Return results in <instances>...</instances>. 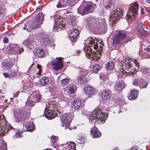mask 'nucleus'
I'll use <instances>...</instances> for the list:
<instances>
[{
  "label": "nucleus",
  "instance_id": "1",
  "mask_svg": "<svg viewBox=\"0 0 150 150\" xmlns=\"http://www.w3.org/2000/svg\"><path fill=\"white\" fill-rule=\"evenodd\" d=\"M88 46L84 47L83 50L86 56L88 58H90L93 60L99 59L101 55L98 51L101 52L103 50V45L100 44V42L96 39L90 38Z\"/></svg>",
  "mask_w": 150,
  "mask_h": 150
},
{
  "label": "nucleus",
  "instance_id": "2",
  "mask_svg": "<svg viewBox=\"0 0 150 150\" xmlns=\"http://www.w3.org/2000/svg\"><path fill=\"white\" fill-rule=\"evenodd\" d=\"M108 116L107 114L105 115L101 110L97 109L93 111L89 120L93 122L102 124L105 122Z\"/></svg>",
  "mask_w": 150,
  "mask_h": 150
},
{
  "label": "nucleus",
  "instance_id": "3",
  "mask_svg": "<svg viewBox=\"0 0 150 150\" xmlns=\"http://www.w3.org/2000/svg\"><path fill=\"white\" fill-rule=\"evenodd\" d=\"M138 9V6L137 3H134L132 4L127 14V22L132 21L135 19Z\"/></svg>",
  "mask_w": 150,
  "mask_h": 150
},
{
  "label": "nucleus",
  "instance_id": "4",
  "mask_svg": "<svg viewBox=\"0 0 150 150\" xmlns=\"http://www.w3.org/2000/svg\"><path fill=\"white\" fill-rule=\"evenodd\" d=\"M124 12V11H122L120 8L113 11L109 18V21L110 22V24L112 26L110 27H113V26L115 23L116 21L119 19V17L123 14Z\"/></svg>",
  "mask_w": 150,
  "mask_h": 150
},
{
  "label": "nucleus",
  "instance_id": "5",
  "mask_svg": "<svg viewBox=\"0 0 150 150\" xmlns=\"http://www.w3.org/2000/svg\"><path fill=\"white\" fill-rule=\"evenodd\" d=\"M96 5L93 3L88 4L84 7H80L78 9V13L83 15L92 12L96 8Z\"/></svg>",
  "mask_w": 150,
  "mask_h": 150
},
{
  "label": "nucleus",
  "instance_id": "6",
  "mask_svg": "<svg viewBox=\"0 0 150 150\" xmlns=\"http://www.w3.org/2000/svg\"><path fill=\"white\" fill-rule=\"evenodd\" d=\"M72 117L69 114H64L62 116L61 118L62 123L61 126L65 127V129H69L71 130V128L68 127L72 120Z\"/></svg>",
  "mask_w": 150,
  "mask_h": 150
},
{
  "label": "nucleus",
  "instance_id": "7",
  "mask_svg": "<svg viewBox=\"0 0 150 150\" xmlns=\"http://www.w3.org/2000/svg\"><path fill=\"white\" fill-rule=\"evenodd\" d=\"M127 37L126 33L122 32H117L114 35L112 38L111 42L114 44L119 43L120 41Z\"/></svg>",
  "mask_w": 150,
  "mask_h": 150
},
{
  "label": "nucleus",
  "instance_id": "8",
  "mask_svg": "<svg viewBox=\"0 0 150 150\" xmlns=\"http://www.w3.org/2000/svg\"><path fill=\"white\" fill-rule=\"evenodd\" d=\"M29 115L26 114L25 111L22 110H18L17 112L14 114L15 117L18 122L26 120V119L29 117Z\"/></svg>",
  "mask_w": 150,
  "mask_h": 150
},
{
  "label": "nucleus",
  "instance_id": "9",
  "mask_svg": "<svg viewBox=\"0 0 150 150\" xmlns=\"http://www.w3.org/2000/svg\"><path fill=\"white\" fill-rule=\"evenodd\" d=\"M44 20L43 14L39 13L32 24V28H38L40 27Z\"/></svg>",
  "mask_w": 150,
  "mask_h": 150
},
{
  "label": "nucleus",
  "instance_id": "10",
  "mask_svg": "<svg viewBox=\"0 0 150 150\" xmlns=\"http://www.w3.org/2000/svg\"><path fill=\"white\" fill-rule=\"evenodd\" d=\"M120 73L117 75V77L118 78L120 79H125V76H129L133 74L134 77H135L136 76L135 72L133 73L132 71L128 72H125V70L123 69V65L122 64V66L120 65Z\"/></svg>",
  "mask_w": 150,
  "mask_h": 150
},
{
  "label": "nucleus",
  "instance_id": "11",
  "mask_svg": "<svg viewBox=\"0 0 150 150\" xmlns=\"http://www.w3.org/2000/svg\"><path fill=\"white\" fill-rule=\"evenodd\" d=\"M133 84L139 86L140 88H145L148 84V82L144 80L142 78L135 79L133 81Z\"/></svg>",
  "mask_w": 150,
  "mask_h": 150
},
{
  "label": "nucleus",
  "instance_id": "12",
  "mask_svg": "<svg viewBox=\"0 0 150 150\" xmlns=\"http://www.w3.org/2000/svg\"><path fill=\"white\" fill-rule=\"evenodd\" d=\"M46 107L48 108V109L49 110L52 112H54L55 111L59 112V110L60 108L59 105L58 104H56L53 101H50L47 104H46Z\"/></svg>",
  "mask_w": 150,
  "mask_h": 150
},
{
  "label": "nucleus",
  "instance_id": "13",
  "mask_svg": "<svg viewBox=\"0 0 150 150\" xmlns=\"http://www.w3.org/2000/svg\"><path fill=\"white\" fill-rule=\"evenodd\" d=\"M72 109L77 110L81 108L83 106L82 101L79 99L74 100L71 103Z\"/></svg>",
  "mask_w": 150,
  "mask_h": 150
},
{
  "label": "nucleus",
  "instance_id": "14",
  "mask_svg": "<svg viewBox=\"0 0 150 150\" xmlns=\"http://www.w3.org/2000/svg\"><path fill=\"white\" fill-rule=\"evenodd\" d=\"M62 58H57L56 60L52 64L53 69L55 70L61 69L63 67V64L62 62Z\"/></svg>",
  "mask_w": 150,
  "mask_h": 150
},
{
  "label": "nucleus",
  "instance_id": "15",
  "mask_svg": "<svg viewBox=\"0 0 150 150\" xmlns=\"http://www.w3.org/2000/svg\"><path fill=\"white\" fill-rule=\"evenodd\" d=\"M74 3V0H61L59 2L57 6L58 8L65 7L67 5H69V4H73Z\"/></svg>",
  "mask_w": 150,
  "mask_h": 150
},
{
  "label": "nucleus",
  "instance_id": "16",
  "mask_svg": "<svg viewBox=\"0 0 150 150\" xmlns=\"http://www.w3.org/2000/svg\"><path fill=\"white\" fill-rule=\"evenodd\" d=\"M9 50V53L13 54H21L22 52H23L24 51V49L23 48H21L19 47H16L15 48V50H13V48L12 47H10Z\"/></svg>",
  "mask_w": 150,
  "mask_h": 150
},
{
  "label": "nucleus",
  "instance_id": "17",
  "mask_svg": "<svg viewBox=\"0 0 150 150\" xmlns=\"http://www.w3.org/2000/svg\"><path fill=\"white\" fill-rule=\"evenodd\" d=\"M41 65H38L36 69H34L31 71L30 74H32L33 77H38L40 75L41 73Z\"/></svg>",
  "mask_w": 150,
  "mask_h": 150
},
{
  "label": "nucleus",
  "instance_id": "18",
  "mask_svg": "<svg viewBox=\"0 0 150 150\" xmlns=\"http://www.w3.org/2000/svg\"><path fill=\"white\" fill-rule=\"evenodd\" d=\"M23 125H25L26 130L28 131L32 132L35 129L32 122H30V123L28 122H24L23 123Z\"/></svg>",
  "mask_w": 150,
  "mask_h": 150
},
{
  "label": "nucleus",
  "instance_id": "19",
  "mask_svg": "<svg viewBox=\"0 0 150 150\" xmlns=\"http://www.w3.org/2000/svg\"><path fill=\"white\" fill-rule=\"evenodd\" d=\"M64 149L62 150L59 149L58 150H75L76 146L75 144L73 142H68L65 145Z\"/></svg>",
  "mask_w": 150,
  "mask_h": 150
},
{
  "label": "nucleus",
  "instance_id": "20",
  "mask_svg": "<svg viewBox=\"0 0 150 150\" xmlns=\"http://www.w3.org/2000/svg\"><path fill=\"white\" fill-rule=\"evenodd\" d=\"M52 111H50L48 109V108L46 107L45 110L44 111V114L45 116L46 117L49 119H51L54 118L55 117V115L52 113Z\"/></svg>",
  "mask_w": 150,
  "mask_h": 150
},
{
  "label": "nucleus",
  "instance_id": "21",
  "mask_svg": "<svg viewBox=\"0 0 150 150\" xmlns=\"http://www.w3.org/2000/svg\"><path fill=\"white\" fill-rule=\"evenodd\" d=\"M8 128L7 125L2 126L0 129V135L3 136L6 133H7L10 129H11L12 127L10 125H8Z\"/></svg>",
  "mask_w": 150,
  "mask_h": 150
},
{
  "label": "nucleus",
  "instance_id": "22",
  "mask_svg": "<svg viewBox=\"0 0 150 150\" xmlns=\"http://www.w3.org/2000/svg\"><path fill=\"white\" fill-rule=\"evenodd\" d=\"M96 21L94 18H90L88 19L87 23V25L88 28H92L95 25Z\"/></svg>",
  "mask_w": 150,
  "mask_h": 150
},
{
  "label": "nucleus",
  "instance_id": "23",
  "mask_svg": "<svg viewBox=\"0 0 150 150\" xmlns=\"http://www.w3.org/2000/svg\"><path fill=\"white\" fill-rule=\"evenodd\" d=\"M31 96L33 97L34 99L35 100V101L36 102H39L42 97L38 92H33L31 94Z\"/></svg>",
  "mask_w": 150,
  "mask_h": 150
},
{
  "label": "nucleus",
  "instance_id": "24",
  "mask_svg": "<svg viewBox=\"0 0 150 150\" xmlns=\"http://www.w3.org/2000/svg\"><path fill=\"white\" fill-rule=\"evenodd\" d=\"M84 92L87 95H92L94 92L93 88L89 86H86L84 89Z\"/></svg>",
  "mask_w": 150,
  "mask_h": 150
},
{
  "label": "nucleus",
  "instance_id": "25",
  "mask_svg": "<svg viewBox=\"0 0 150 150\" xmlns=\"http://www.w3.org/2000/svg\"><path fill=\"white\" fill-rule=\"evenodd\" d=\"M91 133L93 138H98L101 136V133L96 129H92L91 131Z\"/></svg>",
  "mask_w": 150,
  "mask_h": 150
},
{
  "label": "nucleus",
  "instance_id": "26",
  "mask_svg": "<svg viewBox=\"0 0 150 150\" xmlns=\"http://www.w3.org/2000/svg\"><path fill=\"white\" fill-rule=\"evenodd\" d=\"M3 66L6 67V69H8L11 68L13 64L11 61H4L2 63Z\"/></svg>",
  "mask_w": 150,
  "mask_h": 150
},
{
  "label": "nucleus",
  "instance_id": "27",
  "mask_svg": "<svg viewBox=\"0 0 150 150\" xmlns=\"http://www.w3.org/2000/svg\"><path fill=\"white\" fill-rule=\"evenodd\" d=\"M102 97L103 99L110 98L111 96V93L110 91L106 90H104L102 92Z\"/></svg>",
  "mask_w": 150,
  "mask_h": 150
},
{
  "label": "nucleus",
  "instance_id": "28",
  "mask_svg": "<svg viewBox=\"0 0 150 150\" xmlns=\"http://www.w3.org/2000/svg\"><path fill=\"white\" fill-rule=\"evenodd\" d=\"M40 83L42 86H46L49 82V79L47 77H42L40 80Z\"/></svg>",
  "mask_w": 150,
  "mask_h": 150
},
{
  "label": "nucleus",
  "instance_id": "29",
  "mask_svg": "<svg viewBox=\"0 0 150 150\" xmlns=\"http://www.w3.org/2000/svg\"><path fill=\"white\" fill-rule=\"evenodd\" d=\"M36 55L40 57H43L45 55L44 51L42 49L39 48L36 50Z\"/></svg>",
  "mask_w": 150,
  "mask_h": 150
},
{
  "label": "nucleus",
  "instance_id": "30",
  "mask_svg": "<svg viewBox=\"0 0 150 150\" xmlns=\"http://www.w3.org/2000/svg\"><path fill=\"white\" fill-rule=\"evenodd\" d=\"M122 82L119 81L116 83L114 86V89L116 91H120L122 89Z\"/></svg>",
  "mask_w": 150,
  "mask_h": 150
},
{
  "label": "nucleus",
  "instance_id": "31",
  "mask_svg": "<svg viewBox=\"0 0 150 150\" xmlns=\"http://www.w3.org/2000/svg\"><path fill=\"white\" fill-rule=\"evenodd\" d=\"M101 69V66L98 64H95L92 66L91 68V71L95 73H97Z\"/></svg>",
  "mask_w": 150,
  "mask_h": 150
},
{
  "label": "nucleus",
  "instance_id": "32",
  "mask_svg": "<svg viewBox=\"0 0 150 150\" xmlns=\"http://www.w3.org/2000/svg\"><path fill=\"white\" fill-rule=\"evenodd\" d=\"M139 91L137 90L133 89L131 91V99H134L137 97Z\"/></svg>",
  "mask_w": 150,
  "mask_h": 150
},
{
  "label": "nucleus",
  "instance_id": "33",
  "mask_svg": "<svg viewBox=\"0 0 150 150\" xmlns=\"http://www.w3.org/2000/svg\"><path fill=\"white\" fill-rule=\"evenodd\" d=\"M77 80L78 83L81 84H83L86 83V79L85 76L81 75L79 76Z\"/></svg>",
  "mask_w": 150,
  "mask_h": 150
},
{
  "label": "nucleus",
  "instance_id": "34",
  "mask_svg": "<svg viewBox=\"0 0 150 150\" xmlns=\"http://www.w3.org/2000/svg\"><path fill=\"white\" fill-rule=\"evenodd\" d=\"M0 150H7L6 144L2 139L0 140Z\"/></svg>",
  "mask_w": 150,
  "mask_h": 150
},
{
  "label": "nucleus",
  "instance_id": "35",
  "mask_svg": "<svg viewBox=\"0 0 150 150\" xmlns=\"http://www.w3.org/2000/svg\"><path fill=\"white\" fill-rule=\"evenodd\" d=\"M114 67V63L112 61L108 62L106 64V68L107 70H110L112 69Z\"/></svg>",
  "mask_w": 150,
  "mask_h": 150
},
{
  "label": "nucleus",
  "instance_id": "36",
  "mask_svg": "<svg viewBox=\"0 0 150 150\" xmlns=\"http://www.w3.org/2000/svg\"><path fill=\"white\" fill-rule=\"evenodd\" d=\"M67 88L69 89V92L70 93H74L76 90V87L74 85L68 86Z\"/></svg>",
  "mask_w": 150,
  "mask_h": 150
},
{
  "label": "nucleus",
  "instance_id": "37",
  "mask_svg": "<svg viewBox=\"0 0 150 150\" xmlns=\"http://www.w3.org/2000/svg\"><path fill=\"white\" fill-rule=\"evenodd\" d=\"M72 29L70 30L69 33L70 35L72 34L73 36H77L79 33V30H78L77 29Z\"/></svg>",
  "mask_w": 150,
  "mask_h": 150
},
{
  "label": "nucleus",
  "instance_id": "38",
  "mask_svg": "<svg viewBox=\"0 0 150 150\" xmlns=\"http://www.w3.org/2000/svg\"><path fill=\"white\" fill-rule=\"evenodd\" d=\"M108 75L105 73H101L100 76V78L103 80H105L108 79Z\"/></svg>",
  "mask_w": 150,
  "mask_h": 150
},
{
  "label": "nucleus",
  "instance_id": "39",
  "mask_svg": "<svg viewBox=\"0 0 150 150\" xmlns=\"http://www.w3.org/2000/svg\"><path fill=\"white\" fill-rule=\"evenodd\" d=\"M144 52L149 56H150V46L149 45L146 47H144Z\"/></svg>",
  "mask_w": 150,
  "mask_h": 150
},
{
  "label": "nucleus",
  "instance_id": "40",
  "mask_svg": "<svg viewBox=\"0 0 150 150\" xmlns=\"http://www.w3.org/2000/svg\"><path fill=\"white\" fill-rule=\"evenodd\" d=\"M139 34L142 36H144L146 34V31L144 30L143 29H139Z\"/></svg>",
  "mask_w": 150,
  "mask_h": 150
},
{
  "label": "nucleus",
  "instance_id": "41",
  "mask_svg": "<svg viewBox=\"0 0 150 150\" xmlns=\"http://www.w3.org/2000/svg\"><path fill=\"white\" fill-rule=\"evenodd\" d=\"M69 82V79H64L61 81V84L62 85H66Z\"/></svg>",
  "mask_w": 150,
  "mask_h": 150
},
{
  "label": "nucleus",
  "instance_id": "42",
  "mask_svg": "<svg viewBox=\"0 0 150 150\" xmlns=\"http://www.w3.org/2000/svg\"><path fill=\"white\" fill-rule=\"evenodd\" d=\"M99 27L100 28H105L107 27L106 23L105 21H103L99 24Z\"/></svg>",
  "mask_w": 150,
  "mask_h": 150
},
{
  "label": "nucleus",
  "instance_id": "43",
  "mask_svg": "<svg viewBox=\"0 0 150 150\" xmlns=\"http://www.w3.org/2000/svg\"><path fill=\"white\" fill-rule=\"evenodd\" d=\"M70 40L73 42H74L77 40V36H73L72 34L70 35Z\"/></svg>",
  "mask_w": 150,
  "mask_h": 150
},
{
  "label": "nucleus",
  "instance_id": "44",
  "mask_svg": "<svg viewBox=\"0 0 150 150\" xmlns=\"http://www.w3.org/2000/svg\"><path fill=\"white\" fill-rule=\"evenodd\" d=\"M32 41L30 40L27 39L24 40L22 44L24 45L28 46L30 44V43Z\"/></svg>",
  "mask_w": 150,
  "mask_h": 150
},
{
  "label": "nucleus",
  "instance_id": "45",
  "mask_svg": "<svg viewBox=\"0 0 150 150\" xmlns=\"http://www.w3.org/2000/svg\"><path fill=\"white\" fill-rule=\"evenodd\" d=\"M5 13V9L3 6H0V16H4Z\"/></svg>",
  "mask_w": 150,
  "mask_h": 150
},
{
  "label": "nucleus",
  "instance_id": "46",
  "mask_svg": "<svg viewBox=\"0 0 150 150\" xmlns=\"http://www.w3.org/2000/svg\"><path fill=\"white\" fill-rule=\"evenodd\" d=\"M35 44V42L34 41L32 40L30 44L28 46V48H29L30 50L33 49Z\"/></svg>",
  "mask_w": 150,
  "mask_h": 150
},
{
  "label": "nucleus",
  "instance_id": "47",
  "mask_svg": "<svg viewBox=\"0 0 150 150\" xmlns=\"http://www.w3.org/2000/svg\"><path fill=\"white\" fill-rule=\"evenodd\" d=\"M16 74L14 71H11L9 74L10 78H11L16 76Z\"/></svg>",
  "mask_w": 150,
  "mask_h": 150
},
{
  "label": "nucleus",
  "instance_id": "48",
  "mask_svg": "<svg viewBox=\"0 0 150 150\" xmlns=\"http://www.w3.org/2000/svg\"><path fill=\"white\" fill-rule=\"evenodd\" d=\"M125 67L126 69H129V68H131L132 67V63L131 62H129L125 64Z\"/></svg>",
  "mask_w": 150,
  "mask_h": 150
},
{
  "label": "nucleus",
  "instance_id": "49",
  "mask_svg": "<svg viewBox=\"0 0 150 150\" xmlns=\"http://www.w3.org/2000/svg\"><path fill=\"white\" fill-rule=\"evenodd\" d=\"M26 105L29 106H33L35 105V104L32 101L29 100L26 102Z\"/></svg>",
  "mask_w": 150,
  "mask_h": 150
},
{
  "label": "nucleus",
  "instance_id": "50",
  "mask_svg": "<svg viewBox=\"0 0 150 150\" xmlns=\"http://www.w3.org/2000/svg\"><path fill=\"white\" fill-rule=\"evenodd\" d=\"M52 142V143H55L58 140V138L56 137L52 136L51 138Z\"/></svg>",
  "mask_w": 150,
  "mask_h": 150
},
{
  "label": "nucleus",
  "instance_id": "51",
  "mask_svg": "<svg viewBox=\"0 0 150 150\" xmlns=\"http://www.w3.org/2000/svg\"><path fill=\"white\" fill-rule=\"evenodd\" d=\"M43 42L44 43L45 45H48L50 42V40L49 39L47 38H45L43 39Z\"/></svg>",
  "mask_w": 150,
  "mask_h": 150
},
{
  "label": "nucleus",
  "instance_id": "52",
  "mask_svg": "<svg viewBox=\"0 0 150 150\" xmlns=\"http://www.w3.org/2000/svg\"><path fill=\"white\" fill-rule=\"evenodd\" d=\"M145 27L144 25L141 23H139L137 26V28H144Z\"/></svg>",
  "mask_w": 150,
  "mask_h": 150
},
{
  "label": "nucleus",
  "instance_id": "53",
  "mask_svg": "<svg viewBox=\"0 0 150 150\" xmlns=\"http://www.w3.org/2000/svg\"><path fill=\"white\" fill-rule=\"evenodd\" d=\"M115 0H108V2L110 5H114L115 4Z\"/></svg>",
  "mask_w": 150,
  "mask_h": 150
},
{
  "label": "nucleus",
  "instance_id": "54",
  "mask_svg": "<svg viewBox=\"0 0 150 150\" xmlns=\"http://www.w3.org/2000/svg\"><path fill=\"white\" fill-rule=\"evenodd\" d=\"M1 28H8V25H7V23L6 22L4 23L3 24L1 25Z\"/></svg>",
  "mask_w": 150,
  "mask_h": 150
},
{
  "label": "nucleus",
  "instance_id": "55",
  "mask_svg": "<svg viewBox=\"0 0 150 150\" xmlns=\"http://www.w3.org/2000/svg\"><path fill=\"white\" fill-rule=\"evenodd\" d=\"M81 113L83 115H86L87 114L88 111L86 110L83 109L82 110Z\"/></svg>",
  "mask_w": 150,
  "mask_h": 150
},
{
  "label": "nucleus",
  "instance_id": "56",
  "mask_svg": "<svg viewBox=\"0 0 150 150\" xmlns=\"http://www.w3.org/2000/svg\"><path fill=\"white\" fill-rule=\"evenodd\" d=\"M134 64H135L136 66L138 68H139V63L137 61L135 60L134 62Z\"/></svg>",
  "mask_w": 150,
  "mask_h": 150
},
{
  "label": "nucleus",
  "instance_id": "57",
  "mask_svg": "<svg viewBox=\"0 0 150 150\" xmlns=\"http://www.w3.org/2000/svg\"><path fill=\"white\" fill-rule=\"evenodd\" d=\"M8 38L7 37H5L4 38L3 41L4 42L7 43L8 42Z\"/></svg>",
  "mask_w": 150,
  "mask_h": 150
},
{
  "label": "nucleus",
  "instance_id": "58",
  "mask_svg": "<svg viewBox=\"0 0 150 150\" xmlns=\"http://www.w3.org/2000/svg\"><path fill=\"white\" fill-rule=\"evenodd\" d=\"M4 76H5L6 78H10V76L9 75V74H8L7 73H4L3 74Z\"/></svg>",
  "mask_w": 150,
  "mask_h": 150
},
{
  "label": "nucleus",
  "instance_id": "59",
  "mask_svg": "<svg viewBox=\"0 0 150 150\" xmlns=\"http://www.w3.org/2000/svg\"><path fill=\"white\" fill-rule=\"evenodd\" d=\"M30 24L28 22L26 23L24 25L25 27L23 28H25L27 27H29V28H30L29 27Z\"/></svg>",
  "mask_w": 150,
  "mask_h": 150
},
{
  "label": "nucleus",
  "instance_id": "60",
  "mask_svg": "<svg viewBox=\"0 0 150 150\" xmlns=\"http://www.w3.org/2000/svg\"><path fill=\"white\" fill-rule=\"evenodd\" d=\"M101 30V31H102V32L101 33H105L106 31H107V29H100Z\"/></svg>",
  "mask_w": 150,
  "mask_h": 150
},
{
  "label": "nucleus",
  "instance_id": "61",
  "mask_svg": "<svg viewBox=\"0 0 150 150\" xmlns=\"http://www.w3.org/2000/svg\"><path fill=\"white\" fill-rule=\"evenodd\" d=\"M20 137V135L18 134H16L15 135L13 136V137L15 139Z\"/></svg>",
  "mask_w": 150,
  "mask_h": 150
},
{
  "label": "nucleus",
  "instance_id": "62",
  "mask_svg": "<svg viewBox=\"0 0 150 150\" xmlns=\"http://www.w3.org/2000/svg\"><path fill=\"white\" fill-rule=\"evenodd\" d=\"M131 150H139L135 147H132Z\"/></svg>",
  "mask_w": 150,
  "mask_h": 150
},
{
  "label": "nucleus",
  "instance_id": "63",
  "mask_svg": "<svg viewBox=\"0 0 150 150\" xmlns=\"http://www.w3.org/2000/svg\"><path fill=\"white\" fill-rule=\"evenodd\" d=\"M144 9L143 8H142L141 9V13L142 14H144Z\"/></svg>",
  "mask_w": 150,
  "mask_h": 150
},
{
  "label": "nucleus",
  "instance_id": "64",
  "mask_svg": "<svg viewBox=\"0 0 150 150\" xmlns=\"http://www.w3.org/2000/svg\"><path fill=\"white\" fill-rule=\"evenodd\" d=\"M42 6H38L37 8V9H40V8L42 7Z\"/></svg>",
  "mask_w": 150,
  "mask_h": 150
}]
</instances>
